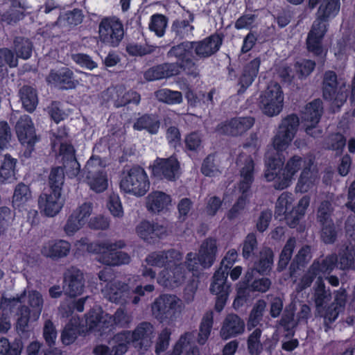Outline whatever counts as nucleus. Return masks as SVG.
<instances>
[{
  "mask_svg": "<svg viewBox=\"0 0 355 355\" xmlns=\"http://www.w3.org/2000/svg\"><path fill=\"white\" fill-rule=\"evenodd\" d=\"M185 151L198 153L202 148V135L198 131H192L184 138Z\"/></svg>",
  "mask_w": 355,
  "mask_h": 355,
  "instance_id": "e2e57ef3",
  "label": "nucleus"
},
{
  "mask_svg": "<svg viewBox=\"0 0 355 355\" xmlns=\"http://www.w3.org/2000/svg\"><path fill=\"white\" fill-rule=\"evenodd\" d=\"M17 63V59L10 49L8 48L0 49V81L8 73L7 65L10 67H15Z\"/></svg>",
  "mask_w": 355,
  "mask_h": 355,
  "instance_id": "8fccbe9b",
  "label": "nucleus"
},
{
  "mask_svg": "<svg viewBox=\"0 0 355 355\" xmlns=\"http://www.w3.org/2000/svg\"><path fill=\"white\" fill-rule=\"evenodd\" d=\"M178 75V68L174 64L164 62L149 68L144 76L147 81H154Z\"/></svg>",
  "mask_w": 355,
  "mask_h": 355,
  "instance_id": "473e14b6",
  "label": "nucleus"
},
{
  "mask_svg": "<svg viewBox=\"0 0 355 355\" xmlns=\"http://www.w3.org/2000/svg\"><path fill=\"white\" fill-rule=\"evenodd\" d=\"M254 123L252 116H235L218 124L216 131L224 135L239 137L250 130Z\"/></svg>",
  "mask_w": 355,
  "mask_h": 355,
  "instance_id": "f3484780",
  "label": "nucleus"
},
{
  "mask_svg": "<svg viewBox=\"0 0 355 355\" xmlns=\"http://www.w3.org/2000/svg\"><path fill=\"white\" fill-rule=\"evenodd\" d=\"M309 203L310 198L304 196L299 200L297 206H293L291 212L286 218V223L290 227L294 228L299 224L300 220L304 216Z\"/></svg>",
  "mask_w": 355,
  "mask_h": 355,
  "instance_id": "37998d69",
  "label": "nucleus"
},
{
  "mask_svg": "<svg viewBox=\"0 0 355 355\" xmlns=\"http://www.w3.org/2000/svg\"><path fill=\"white\" fill-rule=\"evenodd\" d=\"M171 202L169 195L160 191H155L147 197L146 207L149 211L158 214L164 209H167Z\"/></svg>",
  "mask_w": 355,
  "mask_h": 355,
  "instance_id": "e433bc0d",
  "label": "nucleus"
},
{
  "mask_svg": "<svg viewBox=\"0 0 355 355\" xmlns=\"http://www.w3.org/2000/svg\"><path fill=\"white\" fill-rule=\"evenodd\" d=\"M60 155H62L63 166L72 176H76L80 171V165L76 157V150L71 144L61 143Z\"/></svg>",
  "mask_w": 355,
  "mask_h": 355,
  "instance_id": "2f4dec72",
  "label": "nucleus"
},
{
  "mask_svg": "<svg viewBox=\"0 0 355 355\" xmlns=\"http://www.w3.org/2000/svg\"><path fill=\"white\" fill-rule=\"evenodd\" d=\"M152 176L159 180L174 182L180 177V163L175 155L157 157L149 167Z\"/></svg>",
  "mask_w": 355,
  "mask_h": 355,
  "instance_id": "ddd939ff",
  "label": "nucleus"
},
{
  "mask_svg": "<svg viewBox=\"0 0 355 355\" xmlns=\"http://www.w3.org/2000/svg\"><path fill=\"white\" fill-rule=\"evenodd\" d=\"M300 124L296 114H291L282 119L277 134L272 139V146L277 152L285 150L293 141Z\"/></svg>",
  "mask_w": 355,
  "mask_h": 355,
  "instance_id": "f8f14e48",
  "label": "nucleus"
},
{
  "mask_svg": "<svg viewBox=\"0 0 355 355\" xmlns=\"http://www.w3.org/2000/svg\"><path fill=\"white\" fill-rule=\"evenodd\" d=\"M214 324V313L211 311H207L201 320L198 342L200 345H204L209 338Z\"/></svg>",
  "mask_w": 355,
  "mask_h": 355,
  "instance_id": "09e8293b",
  "label": "nucleus"
},
{
  "mask_svg": "<svg viewBox=\"0 0 355 355\" xmlns=\"http://www.w3.org/2000/svg\"><path fill=\"white\" fill-rule=\"evenodd\" d=\"M119 187L124 193L141 197L148 191L150 181L145 169L136 164L123 171Z\"/></svg>",
  "mask_w": 355,
  "mask_h": 355,
  "instance_id": "423d86ee",
  "label": "nucleus"
},
{
  "mask_svg": "<svg viewBox=\"0 0 355 355\" xmlns=\"http://www.w3.org/2000/svg\"><path fill=\"white\" fill-rule=\"evenodd\" d=\"M160 120L155 114H144L134 122L132 128L135 130H146L151 135H156L159 130Z\"/></svg>",
  "mask_w": 355,
  "mask_h": 355,
  "instance_id": "c9c22d12",
  "label": "nucleus"
},
{
  "mask_svg": "<svg viewBox=\"0 0 355 355\" xmlns=\"http://www.w3.org/2000/svg\"><path fill=\"white\" fill-rule=\"evenodd\" d=\"M238 260V252L235 249L229 250L220 263V267L213 276L209 291L211 294L216 295L214 309L220 313L227 303L231 288V284L227 282L229 270Z\"/></svg>",
  "mask_w": 355,
  "mask_h": 355,
  "instance_id": "20e7f679",
  "label": "nucleus"
},
{
  "mask_svg": "<svg viewBox=\"0 0 355 355\" xmlns=\"http://www.w3.org/2000/svg\"><path fill=\"white\" fill-rule=\"evenodd\" d=\"M252 270L246 271L236 288V296L233 305L235 308L243 306L249 300L251 293L254 292L266 293L271 286V280L263 277L256 279Z\"/></svg>",
  "mask_w": 355,
  "mask_h": 355,
  "instance_id": "0eeeda50",
  "label": "nucleus"
},
{
  "mask_svg": "<svg viewBox=\"0 0 355 355\" xmlns=\"http://www.w3.org/2000/svg\"><path fill=\"white\" fill-rule=\"evenodd\" d=\"M195 46L190 41H184L178 45L172 46L167 53L169 58L174 57L177 59L174 64L178 68V75L181 71L187 75L196 78L199 75L198 66L194 61L193 51Z\"/></svg>",
  "mask_w": 355,
  "mask_h": 355,
  "instance_id": "6e6552de",
  "label": "nucleus"
},
{
  "mask_svg": "<svg viewBox=\"0 0 355 355\" xmlns=\"http://www.w3.org/2000/svg\"><path fill=\"white\" fill-rule=\"evenodd\" d=\"M20 101L26 111L33 112L38 104V96L36 89L30 85L22 86L19 92Z\"/></svg>",
  "mask_w": 355,
  "mask_h": 355,
  "instance_id": "a19ab883",
  "label": "nucleus"
},
{
  "mask_svg": "<svg viewBox=\"0 0 355 355\" xmlns=\"http://www.w3.org/2000/svg\"><path fill=\"white\" fill-rule=\"evenodd\" d=\"M320 238L325 244H333L337 239L338 230L334 222L320 225Z\"/></svg>",
  "mask_w": 355,
  "mask_h": 355,
  "instance_id": "338daca9",
  "label": "nucleus"
},
{
  "mask_svg": "<svg viewBox=\"0 0 355 355\" xmlns=\"http://www.w3.org/2000/svg\"><path fill=\"white\" fill-rule=\"evenodd\" d=\"M136 232L144 242L155 244L167 235V228L158 223L143 220L137 225Z\"/></svg>",
  "mask_w": 355,
  "mask_h": 355,
  "instance_id": "a211bd4d",
  "label": "nucleus"
},
{
  "mask_svg": "<svg viewBox=\"0 0 355 355\" xmlns=\"http://www.w3.org/2000/svg\"><path fill=\"white\" fill-rule=\"evenodd\" d=\"M293 194L290 192H283L278 198L275 214L277 216H284V218L286 221V218L288 214L291 212L293 202Z\"/></svg>",
  "mask_w": 355,
  "mask_h": 355,
  "instance_id": "de8ad7c7",
  "label": "nucleus"
},
{
  "mask_svg": "<svg viewBox=\"0 0 355 355\" xmlns=\"http://www.w3.org/2000/svg\"><path fill=\"white\" fill-rule=\"evenodd\" d=\"M261 62L260 57H257L243 65L242 73L238 82L240 86L237 92L238 94H243L254 81L259 73Z\"/></svg>",
  "mask_w": 355,
  "mask_h": 355,
  "instance_id": "cd10ccee",
  "label": "nucleus"
},
{
  "mask_svg": "<svg viewBox=\"0 0 355 355\" xmlns=\"http://www.w3.org/2000/svg\"><path fill=\"white\" fill-rule=\"evenodd\" d=\"M284 158L279 156L269 157L266 162L264 176L268 182L275 181L274 187L277 190L286 189L291 184L296 173L302 169L295 187V191L308 192L314 185L315 177L311 171L313 162L295 155L284 166Z\"/></svg>",
  "mask_w": 355,
  "mask_h": 355,
  "instance_id": "f257e3e1",
  "label": "nucleus"
},
{
  "mask_svg": "<svg viewBox=\"0 0 355 355\" xmlns=\"http://www.w3.org/2000/svg\"><path fill=\"white\" fill-rule=\"evenodd\" d=\"M254 166L253 159L249 156L245 159L243 166L240 169L241 180L239 182V189L243 195L250 191L254 181Z\"/></svg>",
  "mask_w": 355,
  "mask_h": 355,
  "instance_id": "72a5a7b5",
  "label": "nucleus"
},
{
  "mask_svg": "<svg viewBox=\"0 0 355 355\" xmlns=\"http://www.w3.org/2000/svg\"><path fill=\"white\" fill-rule=\"evenodd\" d=\"M180 299L175 295L162 294L151 304L153 317L159 322L173 321L179 307Z\"/></svg>",
  "mask_w": 355,
  "mask_h": 355,
  "instance_id": "4468645a",
  "label": "nucleus"
},
{
  "mask_svg": "<svg viewBox=\"0 0 355 355\" xmlns=\"http://www.w3.org/2000/svg\"><path fill=\"white\" fill-rule=\"evenodd\" d=\"M313 298L317 309L323 308L331 300L330 290H327L323 277L319 276L313 288Z\"/></svg>",
  "mask_w": 355,
  "mask_h": 355,
  "instance_id": "c03bdc74",
  "label": "nucleus"
},
{
  "mask_svg": "<svg viewBox=\"0 0 355 355\" xmlns=\"http://www.w3.org/2000/svg\"><path fill=\"white\" fill-rule=\"evenodd\" d=\"M128 291V285L121 282H110L106 285L105 295L112 302L123 304L125 302V295Z\"/></svg>",
  "mask_w": 355,
  "mask_h": 355,
  "instance_id": "ea45409f",
  "label": "nucleus"
},
{
  "mask_svg": "<svg viewBox=\"0 0 355 355\" xmlns=\"http://www.w3.org/2000/svg\"><path fill=\"white\" fill-rule=\"evenodd\" d=\"M244 330V321L237 314L229 313L223 321L220 335L223 339L227 340L243 334Z\"/></svg>",
  "mask_w": 355,
  "mask_h": 355,
  "instance_id": "c85d7f7f",
  "label": "nucleus"
},
{
  "mask_svg": "<svg viewBox=\"0 0 355 355\" xmlns=\"http://www.w3.org/2000/svg\"><path fill=\"white\" fill-rule=\"evenodd\" d=\"M154 327L149 322L139 323L134 331L123 330L114 336L115 354L123 355L130 343L139 342L140 348L149 347L153 338Z\"/></svg>",
  "mask_w": 355,
  "mask_h": 355,
  "instance_id": "39448f33",
  "label": "nucleus"
},
{
  "mask_svg": "<svg viewBox=\"0 0 355 355\" xmlns=\"http://www.w3.org/2000/svg\"><path fill=\"white\" fill-rule=\"evenodd\" d=\"M64 200L61 199V192L49 190V193H42L38 199L40 211L48 217L56 216L62 209Z\"/></svg>",
  "mask_w": 355,
  "mask_h": 355,
  "instance_id": "393cba45",
  "label": "nucleus"
},
{
  "mask_svg": "<svg viewBox=\"0 0 355 355\" xmlns=\"http://www.w3.org/2000/svg\"><path fill=\"white\" fill-rule=\"evenodd\" d=\"M71 243L65 240H51L45 243L41 250L42 254L53 261H59L70 252Z\"/></svg>",
  "mask_w": 355,
  "mask_h": 355,
  "instance_id": "bb28decb",
  "label": "nucleus"
},
{
  "mask_svg": "<svg viewBox=\"0 0 355 355\" xmlns=\"http://www.w3.org/2000/svg\"><path fill=\"white\" fill-rule=\"evenodd\" d=\"M167 25L168 18L165 15L156 13L150 17L149 29L157 37H161L164 35Z\"/></svg>",
  "mask_w": 355,
  "mask_h": 355,
  "instance_id": "13d9d810",
  "label": "nucleus"
},
{
  "mask_svg": "<svg viewBox=\"0 0 355 355\" xmlns=\"http://www.w3.org/2000/svg\"><path fill=\"white\" fill-rule=\"evenodd\" d=\"M257 249L258 241L256 234L254 232L248 234L242 243V256L243 259L245 260L252 259L256 255Z\"/></svg>",
  "mask_w": 355,
  "mask_h": 355,
  "instance_id": "6e6d98bb",
  "label": "nucleus"
},
{
  "mask_svg": "<svg viewBox=\"0 0 355 355\" xmlns=\"http://www.w3.org/2000/svg\"><path fill=\"white\" fill-rule=\"evenodd\" d=\"M346 143V137L342 133L336 132L329 134L325 138L324 144L326 149L335 151L336 156H340Z\"/></svg>",
  "mask_w": 355,
  "mask_h": 355,
  "instance_id": "a18cd8bd",
  "label": "nucleus"
},
{
  "mask_svg": "<svg viewBox=\"0 0 355 355\" xmlns=\"http://www.w3.org/2000/svg\"><path fill=\"white\" fill-rule=\"evenodd\" d=\"M92 204L84 202L69 216L64 225V231L68 235H73L87 222L92 211Z\"/></svg>",
  "mask_w": 355,
  "mask_h": 355,
  "instance_id": "b1692460",
  "label": "nucleus"
},
{
  "mask_svg": "<svg viewBox=\"0 0 355 355\" xmlns=\"http://www.w3.org/2000/svg\"><path fill=\"white\" fill-rule=\"evenodd\" d=\"M340 0H321L317 13L316 20L313 23L306 40L307 51L314 56L325 59L327 51L322 44L329 21L339 13Z\"/></svg>",
  "mask_w": 355,
  "mask_h": 355,
  "instance_id": "f03ea898",
  "label": "nucleus"
},
{
  "mask_svg": "<svg viewBox=\"0 0 355 355\" xmlns=\"http://www.w3.org/2000/svg\"><path fill=\"white\" fill-rule=\"evenodd\" d=\"M79 324L70 320L61 333V341L64 345L72 344L79 334Z\"/></svg>",
  "mask_w": 355,
  "mask_h": 355,
  "instance_id": "680f3d73",
  "label": "nucleus"
},
{
  "mask_svg": "<svg viewBox=\"0 0 355 355\" xmlns=\"http://www.w3.org/2000/svg\"><path fill=\"white\" fill-rule=\"evenodd\" d=\"M217 252L216 241L212 238L206 239L200 245L198 254L189 252L187 255V270L195 275L199 266L210 267L214 262Z\"/></svg>",
  "mask_w": 355,
  "mask_h": 355,
  "instance_id": "1a4fd4ad",
  "label": "nucleus"
},
{
  "mask_svg": "<svg viewBox=\"0 0 355 355\" xmlns=\"http://www.w3.org/2000/svg\"><path fill=\"white\" fill-rule=\"evenodd\" d=\"M157 99L168 105L180 104L182 101V94L179 91H173L168 88L158 89L155 92Z\"/></svg>",
  "mask_w": 355,
  "mask_h": 355,
  "instance_id": "603ef678",
  "label": "nucleus"
},
{
  "mask_svg": "<svg viewBox=\"0 0 355 355\" xmlns=\"http://www.w3.org/2000/svg\"><path fill=\"white\" fill-rule=\"evenodd\" d=\"M85 326L87 333L103 336L110 330L112 317L105 313L101 307L92 308L85 315Z\"/></svg>",
  "mask_w": 355,
  "mask_h": 355,
  "instance_id": "dca6fc26",
  "label": "nucleus"
},
{
  "mask_svg": "<svg viewBox=\"0 0 355 355\" xmlns=\"http://www.w3.org/2000/svg\"><path fill=\"white\" fill-rule=\"evenodd\" d=\"M84 287V276L79 269L71 267L64 273L62 288L65 295L75 297L83 293Z\"/></svg>",
  "mask_w": 355,
  "mask_h": 355,
  "instance_id": "aec40b11",
  "label": "nucleus"
},
{
  "mask_svg": "<svg viewBox=\"0 0 355 355\" xmlns=\"http://www.w3.org/2000/svg\"><path fill=\"white\" fill-rule=\"evenodd\" d=\"M333 208L329 201H323L319 206L317 211V220L320 225L334 222L331 216Z\"/></svg>",
  "mask_w": 355,
  "mask_h": 355,
  "instance_id": "774afa93",
  "label": "nucleus"
},
{
  "mask_svg": "<svg viewBox=\"0 0 355 355\" xmlns=\"http://www.w3.org/2000/svg\"><path fill=\"white\" fill-rule=\"evenodd\" d=\"M296 245V240L295 237H290L285 243L283 249L279 254L278 261V270H283L285 269L291 259L294 249Z\"/></svg>",
  "mask_w": 355,
  "mask_h": 355,
  "instance_id": "4d7b16f0",
  "label": "nucleus"
},
{
  "mask_svg": "<svg viewBox=\"0 0 355 355\" xmlns=\"http://www.w3.org/2000/svg\"><path fill=\"white\" fill-rule=\"evenodd\" d=\"M266 307V302L265 300L261 299L256 302L250 313L248 320V328L249 330L252 328H255L262 320Z\"/></svg>",
  "mask_w": 355,
  "mask_h": 355,
  "instance_id": "5fc2aeb1",
  "label": "nucleus"
},
{
  "mask_svg": "<svg viewBox=\"0 0 355 355\" xmlns=\"http://www.w3.org/2000/svg\"><path fill=\"white\" fill-rule=\"evenodd\" d=\"M77 245L83 250L98 254L99 262L107 266H120L128 264L130 261L129 254L122 251H118L125 246L123 240L114 243L105 241L90 242L87 237H82L77 242Z\"/></svg>",
  "mask_w": 355,
  "mask_h": 355,
  "instance_id": "7ed1b4c3",
  "label": "nucleus"
},
{
  "mask_svg": "<svg viewBox=\"0 0 355 355\" xmlns=\"http://www.w3.org/2000/svg\"><path fill=\"white\" fill-rule=\"evenodd\" d=\"M274 263V252L269 247L262 248L259 252L258 259L254 262L253 266L247 271L252 270V274L259 273L260 275H269Z\"/></svg>",
  "mask_w": 355,
  "mask_h": 355,
  "instance_id": "c756f323",
  "label": "nucleus"
},
{
  "mask_svg": "<svg viewBox=\"0 0 355 355\" xmlns=\"http://www.w3.org/2000/svg\"><path fill=\"white\" fill-rule=\"evenodd\" d=\"M323 112L322 102L320 99H314L311 102L306 104L304 110L302 114V119L304 122L310 123L306 125V132L307 135L313 137H317L322 131L320 130L317 134L313 132L314 128L319 123Z\"/></svg>",
  "mask_w": 355,
  "mask_h": 355,
  "instance_id": "412c9836",
  "label": "nucleus"
},
{
  "mask_svg": "<svg viewBox=\"0 0 355 355\" xmlns=\"http://www.w3.org/2000/svg\"><path fill=\"white\" fill-rule=\"evenodd\" d=\"M259 98V106L266 115L276 116L282 110L284 93L278 83L270 82L261 94Z\"/></svg>",
  "mask_w": 355,
  "mask_h": 355,
  "instance_id": "9d476101",
  "label": "nucleus"
},
{
  "mask_svg": "<svg viewBox=\"0 0 355 355\" xmlns=\"http://www.w3.org/2000/svg\"><path fill=\"white\" fill-rule=\"evenodd\" d=\"M63 170L60 167H54L49 175V190L61 192L64 184Z\"/></svg>",
  "mask_w": 355,
  "mask_h": 355,
  "instance_id": "69168bd1",
  "label": "nucleus"
},
{
  "mask_svg": "<svg viewBox=\"0 0 355 355\" xmlns=\"http://www.w3.org/2000/svg\"><path fill=\"white\" fill-rule=\"evenodd\" d=\"M32 198V192L29 186L23 182L17 184L15 188L12 196V205L14 207L20 208Z\"/></svg>",
  "mask_w": 355,
  "mask_h": 355,
  "instance_id": "3c124183",
  "label": "nucleus"
},
{
  "mask_svg": "<svg viewBox=\"0 0 355 355\" xmlns=\"http://www.w3.org/2000/svg\"><path fill=\"white\" fill-rule=\"evenodd\" d=\"M200 171L206 177H215L220 173L218 165L216 164V156L214 154H209L203 159Z\"/></svg>",
  "mask_w": 355,
  "mask_h": 355,
  "instance_id": "0e129e2a",
  "label": "nucleus"
},
{
  "mask_svg": "<svg viewBox=\"0 0 355 355\" xmlns=\"http://www.w3.org/2000/svg\"><path fill=\"white\" fill-rule=\"evenodd\" d=\"M15 51L17 57L27 60L32 55L33 43L24 37H17L14 41Z\"/></svg>",
  "mask_w": 355,
  "mask_h": 355,
  "instance_id": "bf43d9fd",
  "label": "nucleus"
},
{
  "mask_svg": "<svg viewBox=\"0 0 355 355\" xmlns=\"http://www.w3.org/2000/svg\"><path fill=\"white\" fill-rule=\"evenodd\" d=\"M24 9L20 0H10L7 8L1 14V20L8 24L17 23L23 19Z\"/></svg>",
  "mask_w": 355,
  "mask_h": 355,
  "instance_id": "58836bf2",
  "label": "nucleus"
},
{
  "mask_svg": "<svg viewBox=\"0 0 355 355\" xmlns=\"http://www.w3.org/2000/svg\"><path fill=\"white\" fill-rule=\"evenodd\" d=\"M338 263V258L336 254L332 253L327 255L324 259L320 260L315 259L311 266L315 268V272L318 273V277H326L329 275L334 270L337 268Z\"/></svg>",
  "mask_w": 355,
  "mask_h": 355,
  "instance_id": "4c0bfd02",
  "label": "nucleus"
},
{
  "mask_svg": "<svg viewBox=\"0 0 355 355\" xmlns=\"http://www.w3.org/2000/svg\"><path fill=\"white\" fill-rule=\"evenodd\" d=\"M338 263L342 270L355 269V249L346 246L338 252Z\"/></svg>",
  "mask_w": 355,
  "mask_h": 355,
  "instance_id": "864d4df0",
  "label": "nucleus"
},
{
  "mask_svg": "<svg viewBox=\"0 0 355 355\" xmlns=\"http://www.w3.org/2000/svg\"><path fill=\"white\" fill-rule=\"evenodd\" d=\"M224 35L214 33L202 40L193 41L194 53L200 58H207L216 53L220 49Z\"/></svg>",
  "mask_w": 355,
  "mask_h": 355,
  "instance_id": "4be33fe9",
  "label": "nucleus"
},
{
  "mask_svg": "<svg viewBox=\"0 0 355 355\" xmlns=\"http://www.w3.org/2000/svg\"><path fill=\"white\" fill-rule=\"evenodd\" d=\"M93 160L92 159L87 162L85 166L86 173V182L91 190L99 193L105 191L108 187V178L107 172L103 169L96 171H92L89 169Z\"/></svg>",
  "mask_w": 355,
  "mask_h": 355,
  "instance_id": "a878e982",
  "label": "nucleus"
},
{
  "mask_svg": "<svg viewBox=\"0 0 355 355\" xmlns=\"http://www.w3.org/2000/svg\"><path fill=\"white\" fill-rule=\"evenodd\" d=\"M180 254L174 249L168 250L155 251L150 252L146 257L148 265L158 268H166L172 259H180Z\"/></svg>",
  "mask_w": 355,
  "mask_h": 355,
  "instance_id": "f704fd0d",
  "label": "nucleus"
},
{
  "mask_svg": "<svg viewBox=\"0 0 355 355\" xmlns=\"http://www.w3.org/2000/svg\"><path fill=\"white\" fill-rule=\"evenodd\" d=\"M185 269H187V261L184 264H182L178 263L175 259H172L160 272V282H162L166 286H178L184 281Z\"/></svg>",
  "mask_w": 355,
  "mask_h": 355,
  "instance_id": "5701e85b",
  "label": "nucleus"
},
{
  "mask_svg": "<svg viewBox=\"0 0 355 355\" xmlns=\"http://www.w3.org/2000/svg\"><path fill=\"white\" fill-rule=\"evenodd\" d=\"M46 80L48 84L62 90L75 89L78 84L73 71L65 67L58 69H51Z\"/></svg>",
  "mask_w": 355,
  "mask_h": 355,
  "instance_id": "6ab92c4d",
  "label": "nucleus"
},
{
  "mask_svg": "<svg viewBox=\"0 0 355 355\" xmlns=\"http://www.w3.org/2000/svg\"><path fill=\"white\" fill-rule=\"evenodd\" d=\"M15 131L19 141L23 145H25V144H31L32 145L38 141L34 125L28 116L21 117L17 121L15 125Z\"/></svg>",
  "mask_w": 355,
  "mask_h": 355,
  "instance_id": "7c9ffc66",
  "label": "nucleus"
},
{
  "mask_svg": "<svg viewBox=\"0 0 355 355\" xmlns=\"http://www.w3.org/2000/svg\"><path fill=\"white\" fill-rule=\"evenodd\" d=\"M99 38L110 47H117L124 36L123 25L119 18L105 17L99 24Z\"/></svg>",
  "mask_w": 355,
  "mask_h": 355,
  "instance_id": "2eb2a0df",
  "label": "nucleus"
},
{
  "mask_svg": "<svg viewBox=\"0 0 355 355\" xmlns=\"http://www.w3.org/2000/svg\"><path fill=\"white\" fill-rule=\"evenodd\" d=\"M322 89V96L325 101L338 107L342 106L346 102L348 95L345 86L344 84L339 85L335 71L328 70L324 72Z\"/></svg>",
  "mask_w": 355,
  "mask_h": 355,
  "instance_id": "9b49d317",
  "label": "nucleus"
},
{
  "mask_svg": "<svg viewBox=\"0 0 355 355\" xmlns=\"http://www.w3.org/2000/svg\"><path fill=\"white\" fill-rule=\"evenodd\" d=\"M194 21L193 14L189 12L186 19H175L171 26V31L175 34V40H182L192 34L194 29L191 24Z\"/></svg>",
  "mask_w": 355,
  "mask_h": 355,
  "instance_id": "79ce46f5",
  "label": "nucleus"
},
{
  "mask_svg": "<svg viewBox=\"0 0 355 355\" xmlns=\"http://www.w3.org/2000/svg\"><path fill=\"white\" fill-rule=\"evenodd\" d=\"M262 331L256 328L248 336L247 340L248 350L250 355H261L263 345L261 343Z\"/></svg>",
  "mask_w": 355,
  "mask_h": 355,
  "instance_id": "052dcab7",
  "label": "nucleus"
},
{
  "mask_svg": "<svg viewBox=\"0 0 355 355\" xmlns=\"http://www.w3.org/2000/svg\"><path fill=\"white\" fill-rule=\"evenodd\" d=\"M17 159L6 154L0 167V182L10 183L15 179Z\"/></svg>",
  "mask_w": 355,
  "mask_h": 355,
  "instance_id": "49530a36",
  "label": "nucleus"
}]
</instances>
